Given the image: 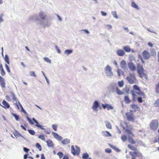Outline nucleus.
<instances>
[{
	"instance_id": "1",
	"label": "nucleus",
	"mask_w": 159,
	"mask_h": 159,
	"mask_svg": "<svg viewBox=\"0 0 159 159\" xmlns=\"http://www.w3.org/2000/svg\"><path fill=\"white\" fill-rule=\"evenodd\" d=\"M128 148L133 151L129 152V154L131 157H142V153L138 150L136 147L129 144L127 145Z\"/></svg>"
},
{
	"instance_id": "2",
	"label": "nucleus",
	"mask_w": 159,
	"mask_h": 159,
	"mask_svg": "<svg viewBox=\"0 0 159 159\" xmlns=\"http://www.w3.org/2000/svg\"><path fill=\"white\" fill-rule=\"evenodd\" d=\"M137 73L139 77L141 78H144L146 80L148 79V76L145 73V71L142 66L139 63L137 65Z\"/></svg>"
},
{
	"instance_id": "3",
	"label": "nucleus",
	"mask_w": 159,
	"mask_h": 159,
	"mask_svg": "<svg viewBox=\"0 0 159 159\" xmlns=\"http://www.w3.org/2000/svg\"><path fill=\"white\" fill-rule=\"evenodd\" d=\"M159 125V122L157 120H152L149 125L150 129L151 130L155 131L157 129Z\"/></svg>"
},
{
	"instance_id": "4",
	"label": "nucleus",
	"mask_w": 159,
	"mask_h": 159,
	"mask_svg": "<svg viewBox=\"0 0 159 159\" xmlns=\"http://www.w3.org/2000/svg\"><path fill=\"white\" fill-rule=\"evenodd\" d=\"M9 93L10 94V96L7 95L6 96V100L8 101H11V98L10 97H11L13 102H16V105L17 106L18 109H19V107L18 105V104L17 103V100L15 94L12 92H10Z\"/></svg>"
},
{
	"instance_id": "5",
	"label": "nucleus",
	"mask_w": 159,
	"mask_h": 159,
	"mask_svg": "<svg viewBox=\"0 0 159 159\" xmlns=\"http://www.w3.org/2000/svg\"><path fill=\"white\" fill-rule=\"evenodd\" d=\"M126 80L130 84L134 83L136 80L135 74L134 73H129V76L126 77Z\"/></svg>"
},
{
	"instance_id": "6",
	"label": "nucleus",
	"mask_w": 159,
	"mask_h": 159,
	"mask_svg": "<svg viewBox=\"0 0 159 159\" xmlns=\"http://www.w3.org/2000/svg\"><path fill=\"white\" fill-rule=\"evenodd\" d=\"M127 120L130 121L134 122L135 120V116L132 113V111L130 110L129 112L125 114Z\"/></svg>"
},
{
	"instance_id": "7",
	"label": "nucleus",
	"mask_w": 159,
	"mask_h": 159,
	"mask_svg": "<svg viewBox=\"0 0 159 159\" xmlns=\"http://www.w3.org/2000/svg\"><path fill=\"white\" fill-rule=\"evenodd\" d=\"M71 152L75 156H78L80 154V148L77 146H75V148L73 145L71 146Z\"/></svg>"
},
{
	"instance_id": "8",
	"label": "nucleus",
	"mask_w": 159,
	"mask_h": 159,
	"mask_svg": "<svg viewBox=\"0 0 159 159\" xmlns=\"http://www.w3.org/2000/svg\"><path fill=\"white\" fill-rule=\"evenodd\" d=\"M133 89L136 92V93L139 96H141L143 98H145V95L142 92H141L140 88L136 85H134L133 87Z\"/></svg>"
},
{
	"instance_id": "9",
	"label": "nucleus",
	"mask_w": 159,
	"mask_h": 159,
	"mask_svg": "<svg viewBox=\"0 0 159 159\" xmlns=\"http://www.w3.org/2000/svg\"><path fill=\"white\" fill-rule=\"evenodd\" d=\"M124 124L125 125L126 128H127V129H125V128L124 127H123V129H125V131L126 132H127L128 134H130L132 136H134V135L132 133L131 131V130L132 129V128L131 127L130 125H129L128 123L127 122H124Z\"/></svg>"
},
{
	"instance_id": "10",
	"label": "nucleus",
	"mask_w": 159,
	"mask_h": 159,
	"mask_svg": "<svg viewBox=\"0 0 159 159\" xmlns=\"http://www.w3.org/2000/svg\"><path fill=\"white\" fill-rule=\"evenodd\" d=\"M106 73L109 76L113 75V73L111 71V67L108 65H107L105 68Z\"/></svg>"
},
{
	"instance_id": "11",
	"label": "nucleus",
	"mask_w": 159,
	"mask_h": 159,
	"mask_svg": "<svg viewBox=\"0 0 159 159\" xmlns=\"http://www.w3.org/2000/svg\"><path fill=\"white\" fill-rule=\"evenodd\" d=\"M130 106L132 109V112L133 111L136 112L137 111H139L140 110V107L137 104H131Z\"/></svg>"
},
{
	"instance_id": "12",
	"label": "nucleus",
	"mask_w": 159,
	"mask_h": 159,
	"mask_svg": "<svg viewBox=\"0 0 159 159\" xmlns=\"http://www.w3.org/2000/svg\"><path fill=\"white\" fill-rule=\"evenodd\" d=\"M142 55L145 60H147L150 57V55L149 52L145 50L142 53Z\"/></svg>"
},
{
	"instance_id": "13",
	"label": "nucleus",
	"mask_w": 159,
	"mask_h": 159,
	"mask_svg": "<svg viewBox=\"0 0 159 159\" xmlns=\"http://www.w3.org/2000/svg\"><path fill=\"white\" fill-rule=\"evenodd\" d=\"M128 66L131 71H134L136 70V67L134 64L132 62H130L128 64Z\"/></svg>"
},
{
	"instance_id": "14",
	"label": "nucleus",
	"mask_w": 159,
	"mask_h": 159,
	"mask_svg": "<svg viewBox=\"0 0 159 159\" xmlns=\"http://www.w3.org/2000/svg\"><path fill=\"white\" fill-rule=\"evenodd\" d=\"M6 83L5 80L2 76H0V85L2 88H5Z\"/></svg>"
},
{
	"instance_id": "15",
	"label": "nucleus",
	"mask_w": 159,
	"mask_h": 159,
	"mask_svg": "<svg viewBox=\"0 0 159 159\" xmlns=\"http://www.w3.org/2000/svg\"><path fill=\"white\" fill-rule=\"evenodd\" d=\"M2 107L5 109H8L10 108V106L9 104L5 100H3L2 102Z\"/></svg>"
},
{
	"instance_id": "16",
	"label": "nucleus",
	"mask_w": 159,
	"mask_h": 159,
	"mask_svg": "<svg viewBox=\"0 0 159 159\" xmlns=\"http://www.w3.org/2000/svg\"><path fill=\"white\" fill-rule=\"evenodd\" d=\"M116 53L118 56L120 57L123 56L125 54L124 51L122 49H118L116 51Z\"/></svg>"
},
{
	"instance_id": "17",
	"label": "nucleus",
	"mask_w": 159,
	"mask_h": 159,
	"mask_svg": "<svg viewBox=\"0 0 159 159\" xmlns=\"http://www.w3.org/2000/svg\"><path fill=\"white\" fill-rule=\"evenodd\" d=\"M102 106L103 109L107 108L108 110L112 109L113 108V107L111 106L107 103L105 104H102Z\"/></svg>"
},
{
	"instance_id": "18",
	"label": "nucleus",
	"mask_w": 159,
	"mask_h": 159,
	"mask_svg": "<svg viewBox=\"0 0 159 159\" xmlns=\"http://www.w3.org/2000/svg\"><path fill=\"white\" fill-rule=\"evenodd\" d=\"M32 120L36 123L35 125L36 126L40 128L41 129H45L43 128V126L39 125L38 121L36 120L34 118H33L32 119Z\"/></svg>"
},
{
	"instance_id": "19",
	"label": "nucleus",
	"mask_w": 159,
	"mask_h": 159,
	"mask_svg": "<svg viewBox=\"0 0 159 159\" xmlns=\"http://www.w3.org/2000/svg\"><path fill=\"white\" fill-rule=\"evenodd\" d=\"M32 120L36 123L35 125L36 126L40 128L41 129H45L43 128V126L39 125L38 121L36 120L34 118H33L32 119Z\"/></svg>"
},
{
	"instance_id": "20",
	"label": "nucleus",
	"mask_w": 159,
	"mask_h": 159,
	"mask_svg": "<svg viewBox=\"0 0 159 159\" xmlns=\"http://www.w3.org/2000/svg\"><path fill=\"white\" fill-rule=\"evenodd\" d=\"M46 142L48 147L51 148L53 147L54 144L53 142L51 140L48 139Z\"/></svg>"
},
{
	"instance_id": "21",
	"label": "nucleus",
	"mask_w": 159,
	"mask_h": 159,
	"mask_svg": "<svg viewBox=\"0 0 159 159\" xmlns=\"http://www.w3.org/2000/svg\"><path fill=\"white\" fill-rule=\"evenodd\" d=\"M99 106V103L97 101L94 102L92 107V109L94 111H97V108Z\"/></svg>"
},
{
	"instance_id": "22",
	"label": "nucleus",
	"mask_w": 159,
	"mask_h": 159,
	"mask_svg": "<svg viewBox=\"0 0 159 159\" xmlns=\"http://www.w3.org/2000/svg\"><path fill=\"white\" fill-rule=\"evenodd\" d=\"M52 134L54 136V138L59 140H61L62 139V137L59 136L57 133L54 132H52Z\"/></svg>"
},
{
	"instance_id": "23",
	"label": "nucleus",
	"mask_w": 159,
	"mask_h": 159,
	"mask_svg": "<svg viewBox=\"0 0 159 159\" xmlns=\"http://www.w3.org/2000/svg\"><path fill=\"white\" fill-rule=\"evenodd\" d=\"M124 101L126 104H129L131 102V100L128 96H125L124 98Z\"/></svg>"
},
{
	"instance_id": "24",
	"label": "nucleus",
	"mask_w": 159,
	"mask_h": 159,
	"mask_svg": "<svg viewBox=\"0 0 159 159\" xmlns=\"http://www.w3.org/2000/svg\"><path fill=\"white\" fill-rule=\"evenodd\" d=\"M121 67L122 69H125L126 67V61L124 60H122L120 64Z\"/></svg>"
},
{
	"instance_id": "25",
	"label": "nucleus",
	"mask_w": 159,
	"mask_h": 159,
	"mask_svg": "<svg viewBox=\"0 0 159 159\" xmlns=\"http://www.w3.org/2000/svg\"><path fill=\"white\" fill-rule=\"evenodd\" d=\"M123 49L126 52H129L131 51V49L129 46H125L123 47Z\"/></svg>"
},
{
	"instance_id": "26",
	"label": "nucleus",
	"mask_w": 159,
	"mask_h": 159,
	"mask_svg": "<svg viewBox=\"0 0 159 159\" xmlns=\"http://www.w3.org/2000/svg\"><path fill=\"white\" fill-rule=\"evenodd\" d=\"M102 133L105 137H110L111 136V134L107 131H102Z\"/></svg>"
},
{
	"instance_id": "27",
	"label": "nucleus",
	"mask_w": 159,
	"mask_h": 159,
	"mask_svg": "<svg viewBox=\"0 0 159 159\" xmlns=\"http://www.w3.org/2000/svg\"><path fill=\"white\" fill-rule=\"evenodd\" d=\"M128 141L129 143L132 144H134L136 143L135 140L129 136L128 138Z\"/></svg>"
},
{
	"instance_id": "28",
	"label": "nucleus",
	"mask_w": 159,
	"mask_h": 159,
	"mask_svg": "<svg viewBox=\"0 0 159 159\" xmlns=\"http://www.w3.org/2000/svg\"><path fill=\"white\" fill-rule=\"evenodd\" d=\"M39 15L40 18L42 20L44 19L46 17V15L42 11L40 12Z\"/></svg>"
},
{
	"instance_id": "29",
	"label": "nucleus",
	"mask_w": 159,
	"mask_h": 159,
	"mask_svg": "<svg viewBox=\"0 0 159 159\" xmlns=\"http://www.w3.org/2000/svg\"><path fill=\"white\" fill-rule=\"evenodd\" d=\"M70 143V140L68 139H65L61 141V143L63 144H67Z\"/></svg>"
},
{
	"instance_id": "30",
	"label": "nucleus",
	"mask_w": 159,
	"mask_h": 159,
	"mask_svg": "<svg viewBox=\"0 0 159 159\" xmlns=\"http://www.w3.org/2000/svg\"><path fill=\"white\" fill-rule=\"evenodd\" d=\"M130 93L131 94L132 97V100L133 101L135 100L136 98V94L134 92V91L131 90L130 92Z\"/></svg>"
},
{
	"instance_id": "31",
	"label": "nucleus",
	"mask_w": 159,
	"mask_h": 159,
	"mask_svg": "<svg viewBox=\"0 0 159 159\" xmlns=\"http://www.w3.org/2000/svg\"><path fill=\"white\" fill-rule=\"evenodd\" d=\"M115 91L118 95H121L123 94V92L121 91L118 87H116L115 89Z\"/></svg>"
},
{
	"instance_id": "32",
	"label": "nucleus",
	"mask_w": 159,
	"mask_h": 159,
	"mask_svg": "<svg viewBox=\"0 0 159 159\" xmlns=\"http://www.w3.org/2000/svg\"><path fill=\"white\" fill-rule=\"evenodd\" d=\"M106 125L107 128L109 129H111L112 128L110 122L108 121H106Z\"/></svg>"
},
{
	"instance_id": "33",
	"label": "nucleus",
	"mask_w": 159,
	"mask_h": 159,
	"mask_svg": "<svg viewBox=\"0 0 159 159\" xmlns=\"http://www.w3.org/2000/svg\"><path fill=\"white\" fill-rule=\"evenodd\" d=\"M72 51L71 50H66L64 51L65 54H66L67 55H68L72 53Z\"/></svg>"
},
{
	"instance_id": "34",
	"label": "nucleus",
	"mask_w": 159,
	"mask_h": 159,
	"mask_svg": "<svg viewBox=\"0 0 159 159\" xmlns=\"http://www.w3.org/2000/svg\"><path fill=\"white\" fill-rule=\"evenodd\" d=\"M89 155L87 153H84L82 156V158L84 159H87L88 158Z\"/></svg>"
},
{
	"instance_id": "35",
	"label": "nucleus",
	"mask_w": 159,
	"mask_h": 159,
	"mask_svg": "<svg viewBox=\"0 0 159 159\" xmlns=\"http://www.w3.org/2000/svg\"><path fill=\"white\" fill-rule=\"evenodd\" d=\"M36 146L37 148L39 151H41L42 150V148L41 146L39 143H37L36 144Z\"/></svg>"
},
{
	"instance_id": "36",
	"label": "nucleus",
	"mask_w": 159,
	"mask_h": 159,
	"mask_svg": "<svg viewBox=\"0 0 159 159\" xmlns=\"http://www.w3.org/2000/svg\"><path fill=\"white\" fill-rule=\"evenodd\" d=\"M132 6L133 7L137 9L138 10L139 9L138 6L134 2H133L132 3Z\"/></svg>"
},
{
	"instance_id": "37",
	"label": "nucleus",
	"mask_w": 159,
	"mask_h": 159,
	"mask_svg": "<svg viewBox=\"0 0 159 159\" xmlns=\"http://www.w3.org/2000/svg\"><path fill=\"white\" fill-rule=\"evenodd\" d=\"M121 139L123 141H125L127 139V136L125 135H123L121 136Z\"/></svg>"
},
{
	"instance_id": "38",
	"label": "nucleus",
	"mask_w": 159,
	"mask_h": 159,
	"mask_svg": "<svg viewBox=\"0 0 159 159\" xmlns=\"http://www.w3.org/2000/svg\"><path fill=\"white\" fill-rule=\"evenodd\" d=\"M118 84L119 87H122L124 85V81L123 80L119 81L118 82Z\"/></svg>"
},
{
	"instance_id": "39",
	"label": "nucleus",
	"mask_w": 159,
	"mask_h": 159,
	"mask_svg": "<svg viewBox=\"0 0 159 159\" xmlns=\"http://www.w3.org/2000/svg\"><path fill=\"white\" fill-rule=\"evenodd\" d=\"M57 155L60 158H61L63 156V153L61 152H60L57 153Z\"/></svg>"
},
{
	"instance_id": "40",
	"label": "nucleus",
	"mask_w": 159,
	"mask_h": 159,
	"mask_svg": "<svg viewBox=\"0 0 159 159\" xmlns=\"http://www.w3.org/2000/svg\"><path fill=\"white\" fill-rule=\"evenodd\" d=\"M12 115L15 118V119L16 120L18 121L19 120V117L18 116L14 113L12 114Z\"/></svg>"
},
{
	"instance_id": "41",
	"label": "nucleus",
	"mask_w": 159,
	"mask_h": 159,
	"mask_svg": "<svg viewBox=\"0 0 159 159\" xmlns=\"http://www.w3.org/2000/svg\"><path fill=\"white\" fill-rule=\"evenodd\" d=\"M5 61L8 64H9L10 62L9 61V58L8 56L7 55H6L5 57Z\"/></svg>"
},
{
	"instance_id": "42",
	"label": "nucleus",
	"mask_w": 159,
	"mask_h": 159,
	"mask_svg": "<svg viewBox=\"0 0 159 159\" xmlns=\"http://www.w3.org/2000/svg\"><path fill=\"white\" fill-rule=\"evenodd\" d=\"M1 75L2 76H4L6 74V72L4 69L0 70Z\"/></svg>"
},
{
	"instance_id": "43",
	"label": "nucleus",
	"mask_w": 159,
	"mask_h": 159,
	"mask_svg": "<svg viewBox=\"0 0 159 159\" xmlns=\"http://www.w3.org/2000/svg\"><path fill=\"white\" fill-rule=\"evenodd\" d=\"M38 138L43 141H45V138L44 135H39L38 136Z\"/></svg>"
},
{
	"instance_id": "44",
	"label": "nucleus",
	"mask_w": 159,
	"mask_h": 159,
	"mask_svg": "<svg viewBox=\"0 0 159 159\" xmlns=\"http://www.w3.org/2000/svg\"><path fill=\"white\" fill-rule=\"evenodd\" d=\"M5 67L7 71V72L10 73L11 72V71L8 66L7 64H5Z\"/></svg>"
},
{
	"instance_id": "45",
	"label": "nucleus",
	"mask_w": 159,
	"mask_h": 159,
	"mask_svg": "<svg viewBox=\"0 0 159 159\" xmlns=\"http://www.w3.org/2000/svg\"><path fill=\"white\" fill-rule=\"evenodd\" d=\"M27 119V120L31 124L33 125L34 124V122H33L32 120L30 119V118L28 117V116H27L26 117Z\"/></svg>"
},
{
	"instance_id": "46",
	"label": "nucleus",
	"mask_w": 159,
	"mask_h": 159,
	"mask_svg": "<svg viewBox=\"0 0 159 159\" xmlns=\"http://www.w3.org/2000/svg\"><path fill=\"white\" fill-rule=\"evenodd\" d=\"M28 131L29 133L32 135H34L35 134V132L33 130L29 129Z\"/></svg>"
},
{
	"instance_id": "47",
	"label": "nucleus",
	"mask_w": 159,
	"mask_h": 159,
	"mask_svg": "<svg viewBox=\"0 0 159 159\" xmlns=\"http://www.w3.org/2000/svg\"><path fill=\"white\" fill-rule=\"evenodd\" d=\"M112 14L114 17L116 18H118V17L117 16V13L116 11H113L112 12Z\"/></svg>"
},
{
	"instance_id": "48",
	"label": "nucleus",
	"mask_w": 159,
	"mask_h": 159,
	"mask_svg": "<svg viewBox=\"0 0 159 159\" xmlns=\"http://www.w3.org/2000/svg\"><path fill=\"white\" fill-rule=\"evenodd\" d=\"M44 60L47 62L49 63H51V60L48 57H44Z\"/></svg>"
},
{
	"instance_id": "49",
	"label": "nucleus",
	"mask_w": 159,
	"mask_h": 159,
	"mask_svg": "<svg viewBox=\"0 0 159 159\" xmlns=\"http://www.w3.org/2000/svg\"><path fill=\"white\" fill-rule=\"evenodd\" d=\"M155 104L156 106L159 107V98L156 100Z\"/></svg>"
},
{
	"instance_id": "50",
	"label": "nucleus",
	"mask_w": 159,
	"mask_h": 159,
	"mask_svg": "<svg viewBox=\"0 0 159 159\" xmlns=\"http://www.w3.org/2000/svg\"><path fill=\"white\" fill-rule=\"evenodd\" d=\"M30 75L31 76H33L34 77L36 76V75L35 74V73L33 71L30 72Z\"/></svg>"
},
{
	"instance_id": "51",
	"label": "nucleus",
	"mask_w": 159,
	"mask_h": 159,
	"mask_svg": "<svg viewBox=\"0 0 159 159\" xmlns=\"http://www.w3.org/2000/svg\"><path fill=\"white\" fill-rule=\"evenodd\" d=\"M52 128L55 131H57V125H53Z\"/></svg>"
},
{
	"instance_id": "52",
	"label": "nucleus",
	"mask_w": 159,
	"mask_h": 159,
	"mask_svg": "<svg viewBox=\"0 0 159 159\" xmlns=\"http://www.w3.org/2000/svg\"><path fill=\"white\" fill-rule=\"evenodd\" d=\"M106 27L108 30L111 29L112 28V26L111 25H106Z\"/></svg>"
},
{
	"instance_id": "53",
	"label": "nucleus",
	"mask_w": 159,
	"mask_h": 159,
	"mask_svg": "<svg viewBox=\"0 0 159 159\" xmlns=\"http://www.w3.org/2000/svg\"><path fill=\"white\" fill-rule=\"evenodd\" d=\"M105 151L106 152L110 153L111 152V150L110 148H107L105 149Z\"/></svg>"
},
{
	"instance_id": "54",
	"label": "nucleus",
	"mask_w": 159,
	"mask_h": 159,
	"mask_svg": "<svg viewBox=\"0 0 159 159\" xmlns=\"http://www.w3.org/2000/svg\"><path fill=\"white\" fill-rule=\"evenodd\" d=\"M138 101L139 103H142L143 102L142 98L141 97H139L137 98Z\"/></svg>"
},
{
	"instance_id": "55",
	"label": "nucleus",
	"mask_w": 159,
	"mask_h": 159,
	"mask_svg": "<svg viewBox=\"0 0 159 159\" xmlns=\"http://www.w3.org/2000/svg\"><path fill=\"white\" fill-rule=\"evenodd\" d=\"M101 13L102 14V15L104 16H105L107 15V14L106 12H104L103 11H101Z\"/></svg>"
},
{
	"instance_id": "56",
	"label": "nucleus",
	"mask_w": 159,
	"mask_h": 159,
	"mask_svg": "<svg viewBox=\"0 0 159 159\" xmlns=\"http://www.w3.org/2000/svg\"><path fill=\"white\" fill-rule=\"evenodd\" d=\"M55 48L57 50V52L58 53H60V52H61V51H60V50L57 47V46H55Z\"/></svg>"
},
{
	"instance_id": "57",
	"label": "nucleus",
	"mask_w": 159,
	"mask_h": 159,
	"mask_svg": "<svg viewBox=\"0 0 159 159\" xmlns=\"http://www.w3.org/2000/svg\"><path fill=\"white\" fill-rule=\"evenodd\" d=\"M24 150L25 152H27L29 151V149H28L27 148H24Z\"/></svg>"
},
{
	"instance_id": "58",
	"label": "nucleus",
	"mask_w": 159,
	"mask_h": 159,
	"mask_svg": "<svg viewBox=\"0 0 159 159\" xmlns=\"http://www.w3.org/2000/svg\"><path fill=\"white\" fill-rule=\"evenodd\" d=\"M62 159H69V157L67 155H65Z\"/></svg>"
},
{
	"instance_id": "59",
	"label": "nucleus",
	"mask_w": 159,
	"mask_h": 159,
	"mask_svg": "<svg viewBox=\"0 0 159 159\" xmlns=\"http://www.w3.org/2000/svg\"><path fill=\"white\" fill-rule=\"evenodd\" d=\"M156 89L157 90H159V82L156 86Z\"/></svg>"
},
{
	"instance_id": "60",
	"label": "nucleus",
	"mask_w": 159,
	"mask_h": 159,
	"mask_svg": "<svg viewBox=\"0 0 159 159\" xmlns=\"http://www.w3.org/2000/svg\"><path fill=\"white\" fill-rule=\"evenodd\" d=\"M148 45L149 46L151 47L153 46V45L152 43L150 42L148 43Z\"/></svg>"
},
{
	"instance_id": "61",
	"label": "nucleus",
	"mask_w": 159,
	"mask_h": 159,
	"mask_svg": "<svg viewBox=\"0 0 159 159\" xmlns=\"http://www.w3.org/2000/svg\"><path fill=\"white\" fill-rule=\"evenodd\" d=\"M20 127H21V128L25 130H26V128L23 125H21Z\"/></svg>"
},
{
	"instance_id": "62",
	"label": "nucleus",
	"mask_w": 159,
	"mask_h": 159,
	"mask_svg": "<svg viewBox=\"0 0 159 159\" xmlns=\"http://www.w3.org/2000/svg\"><path fill=\"white\" fill-rule=\"evenodd\" d=\"M28 155H27V154H25L24 156V159H26L27 158Z\"/></svg>"
},
{
	"instance_id": "63",
	"label": "nucleus",
	"mask_w": 159,
	"mask_h": 159,
	"mask_svg": "<svg viewBox=\"0 0 159 159\" xmlns=\"http://www.w3.org/2000/svg\"><path fill=\"white\" fill-rule=\"evenodd\" d=\"M41 159H45V157L44 156L43 154H42L41 155Z\"/></svg>"
},
{
	"instance_id": "64",
	"label": "nucleus",
	"mask_w": 159,
	"mask_h": 159,
	"mask_svg": "<svg viewBox=\"0 0 159 159\" xmlns=\"http://www.w3.org/2000/svg\"><path fill=\"white\" fill-rule=\"evenodd\" d=\"M157 61L159 62V52H158L157 53Z\"/></svg>"
}]
</instances>
